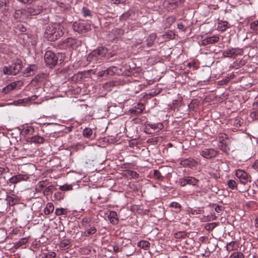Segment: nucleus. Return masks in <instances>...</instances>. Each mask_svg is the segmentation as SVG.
Wrapping results in <instances>:
<instances>
[{"label": "nucleus", "instance_id": "4c0bfd02", "mask_svg": "<svg viewBox=\"0 0 258 258\" xmlns=\"http://www.w3.org/2000/svg\"><path fill=\"white\" fill-rule=\"evenodd\" d=\"M59 188L62 191H67L72 189V186L70 185H64L60 186Z\"/></svg>", "mask_w": 258, "mask_h": 258}, {"label": "nucleus", "instance_id": "338daca9", "mask_svg": "<svg viewBox=\"0 0 258 258\" xmlns=\"http://www.w3.org/2000/svg\"><path fill=\"white\" fill-rule=\"evenodd\" d=\"M22 1L25 2V0H22Z\"/></svg>", "mask_w": 258, "mask_h": 258}, {"label": "nucleus", "instance_id": "b1692460", "mask_svg": "<svg viewBox=\"0 0 258 258\" xmlns=\"http://www.w3.org/2000/svg\"><path fill=\"white\" fill-rule=\"evenodd\" d=\"M187 182L188 184L192 185H196L197 183L199 182V180L193 177H186Z\"/></svg>", "mask_w": 258, "mask_h": 258}, {"label": "nucleus", "instance_id": "c85d7f7f", "mask_svg": "<svg viewBox=\"0 0 258 258\" xmlns=\"http://www.w3.org/2000/svg\"><path fill=\"white\" fill-rule=\"evenodd\" d=\"M70 244L68 240H63L60 243V247L63 249H67L69 247Z\"/></svg>", "mask_w": 258, "mask_h": 258}, {"label": "nucleus", "instance_id": "e2e57ef3", "mask_svg": "<svg viewBox=\"0 0 258 258\" xmlns=\"http://www.w3.org/2000/svg\"><path fill=\"white\" fill-rule=\"evenodd\" d=\"M212 225H215V223H212Z\"/></svg>", "mask_w": 258, "mask_h": 258}, {"label": "nucleus", "instance_id": "a19ab883", "mask_svg": "<svg viewBox=\"0 0 258 258\" xmlns=\"http://www.w3.org/2000/svg\"><path fill=\"white\" fill-rule=\"evenodd\" d=\"M186 236V234L184 232L181 231L175 234V237L177 238H183Z\"/></svg>", "mask_w": 258, "mask_h": 258}, {"label": "nucleus", "instance_id": "0e129e2a", "mask_svg": "<svg viewBox=\"0 0 258 258\" xmlns=\"http://www.w3.org/2000/svg\"><path fill=\"white\" fill-rule=\"evenodd\" d=\"M114 250H115V251H117L116 250H117V249H115L114 248Z\"/></svg>", "mask_w": 258, "mask_h": 258}, {"label": "nucleus", "instance_id": "c756f323", "mask_svg": "<svg viewBox=\"0 0 258 258\" xmlns=\"http://www.w3.org/2000/svg\"><path fill=\"white\" fill-rule=\"evenodd\" d=\"M106 71L107 72V75L112 76L116 73V72L117 71V69L116 67H110L108 68L107 70H106Z\"/></svg>", "mask_w": 258, "mask_h": 258}, {"label": "nucleus", "instance_id": "a211bd4d", "mask_svg": "<svg viewBox=\"0 0 258 258\" xmlns=\"http://www.w3.org/2000/svg\"><path fill=\"white\" fill-rule=\"evenodd\" d=\"M144 109V106L143 104H138L137 106L135 107V109H132L131 113L136 115L141 114Z\"/></svg>", "mask_w": 258, "mask_h": 258}, {"label": "nucleus", "instance_id": "c9c22d12", "mask_svg": "<svg viewBox=\"0 0 258 258\" xmlns=\"http://www.w3.org/2000/svg\"><path fill=\"white\" fill-rule=\"evenodd\" d=\"M75 43V40L71 38L66 40V43L67 46L71 47Z\"/></svg>", "mask_w": 258, "mask_h": 258}, {"label": "nucleus", "instance_id": "37998d69", "mask_svg": "<svg viewBox=\"0 0 258 258\" xmlns=\"http://www.w3.org/2000/svg\"><path fill=\"white\" fill-rule=\"evenodd\" d=\"M186 182H187V178L186 177H184L183 178H181L180 179L179 184L181 186H184L185 185L187 184V183H186Z\"/></svg>", "mask_w": 258, "mask_h": 258}, {"label": "nucleus", "instance_id": "7ed1b4c3", "mask_svg": "<svg viewBox=\"0 0 258 258\" xmlns=\"http://www.w3.org/2000/svg\"><path fill=\"white\" fill-rule=\"evenodd\" d=\"M107 49L105 47H99L91 52L87 57L89 61H96L105 56Z\"/></svg>", "mask_w": 258, "mask_h": 258}, {"label": "nucleus", "instance_id": "4d7b16f0", "mask_svg": "<svg viewBox=\"0 0 258 258\" xmlns=\"http://www.w3.org/2000/svg\"><path fill=\"white\" fill-rule=\"evenodd\" d=\"M178 28L180 29H181L183 28V25L182 24H178Z\"/></svg>", "mask_w": 258, "mask_h": 258}, {"label": "nucleus", "instance_id": "e433bc0d", "mask_svg": "<svg viewBox=\"0 0 258 258\" xmlns=\"http://www.w3.org/2000/svg\"><path fill=\"white\" fill-rule=\"evenodd\" d=\"M82 13L84 17L91 16L90 11L86 7L83 8Z\"/></svg>", "mask_w": 258, "mask_h": 258}, {"label": "nucleus", "instance_id": "473e14b6", "mask_svg": "<svg viewBox=\"0 0 258 258\" xmlns=\"http://www.w3.org/2000/svg\"><path fill=\"white\" fill-rule=\"evenodd\" d=\"M3 73L5 75H13L12 71L11 68V66L10 67H4L3 68Z\"/></svg>", "mask_w": 258, "mask_h": 258}, {"label": "nucleus", "instance_id": "c03bdc74", "mask_svg": "<svg viewBox=\"0 0 258 258\" xmlns=\"http://www.w3.org/2000/svg\"><path fill=\"white\" fill-rule=\"evenodd\" d=\"M56 254L54 252H50L45 255V258H55Z\"/></svg>", "mask_w": 258, "mask_h": 258}, {"label": "nucleus", "instance_id": "49530a36", "mask_svg": "<svg viewBox=\"0 0 258 258\" xmlns=\"http://www.w3.org/2000/svg\"><path fill=\"white\" fill-rule=\"evenodd\" d=\"M250 27L251 28L254 30H257L258 27V21H254V22L252 23L250 25Z\"/></svg>", "mask_w": 258, "mask_h": 258}, {"label": "nucleus", "instance_id": "58836bf2", "mask_svg": "<svg viewBox=\"0 0 258 258\" xmlns=\"http://www.w3.org/2000/svg\"><path fill=\"white\" fill-rule=\"evenodd\" d=\"M250 117L253 119L258 120V109L251 112L250 114Z\"/></svg>", "mask_w": 258, "mask_h": 258}, {"label": "nucleus", "instance_id": "a18cd8bd", "mask_svg": "<svg viewBox=\"0 0 258 258\" xmlns=\"http://www.w3.org/2000/svg\"><path fill=\"white\" fill-rule=\"evenodd\" d=\"M107 75H107V72H106V70H104V71H100L98 73V76H99L100 77H102L106 76Z\"/></svg>", "mask_w": 258, "mask_h": 258}, {"label": "nucleus", "instance_id": "f257e3e1", "mask_svg": "<svg viewBox=\"0 0 258 258\" xmlns=\"http://www.w3.org/2000/svg\"><path fill=\"white\" fill-rule=\"evenodd\" d=\"M63 27L60 24H53L47 27L45 36L49 41H54L63 34Z\"/></svg>", "mask_w": 258, "mask_h": 258}, {"label": "nucleus", "instance_id": "dca6fc26", "mask_svg": "<svg viewBox=\"0 0 258 258\" xmlns=\"http://www.w3.org/2000/svg\"><path fill=\"white\" fill-rule=\"evenodd\" d=\"M163 124L162 123H158L156 124H148L147 127L151 128L156 132H158L163 128Z\"/></svg>", "mask_w": 258, "mask_h": 258}, {"label": "nucleus", "instance_id": "20e7f679", "mask_svg": "<svg viewBox=\"0 0 258 258\" xmlns=\"http://www.w3.org/2000/svg\"><path fill=\"white\" fill-rule=\"evenodd\" d=\"M74 31L80 33H85L90 29V26L85 21L76 22L73 25Z\"/></svg>", "mask_w": 258, "mask_h": 258}, {"label": "nucleus", "instance_id": "0eeeda50", "mask_svg": "<svg viewBox=\"0 0 258 258\" xmlns=\"http://www.w3.org/2000/svg\"><path fill=\"white\" fill-rule=\"evenodd\" d=\"M28 17L35 16L40 14L42 11V7L41 6H33L32 7L26 8Z\"/></svg>", "mask_w": 258, "mask_h": 258}, {"label": "nucleus", "instance_id": "9b49d317", "mask_svg": "<svg viewBox=\"0 0 258 258\" xmlns=\"http://www.w3.org/2000/svg\"><path fill=\"white\" fill-rule=\"evenodd\" d=\"M219 40V37L217 35H213L212 36L206 38L202 40L201 44L206 46L210 44H214L217 42Z\"/></svg>", "mask_w": 258, "mask_h": 258}, {"label": "nucleus", "instance_id": "72a5a7b5", "mask_svg": "<svg viewBox=\"0 0 258 258\" xmlns=\"http://www.w3.org/2000/svg\"><path fill=\"white\" fill-rule=\"evenodd\" d=\"M37 98L36 95H34L30 97H28L22 100V101L24 103H27L29 102H32L33 101L35 100Z\"/></svg>", "mask_w": 258, "mask_h": 258}, {"label": "nucleus", "instance_id": "680f3d73", "mask_svg": "<svg viewBox=\"0 0 258 258\" xmlns=\"http://www.w3.org/2000/svg\"><path fill=\"white\" fill-rule=\"evenodd\" d=\"M180 2H183L184 0H179Z\"/></svg>", "mask_w": 258, "mask_h": 258}, {"label": "nucleus", "instance_id": "cd10ccee", "mask_svg": "<svg viewBox=\"0 0 258 258\" xmlns=\"http://www.w3.org/2000/svg\"><path fill=\"white\" fill-rule=\"evenodd\" d=\"M227 185L228 187L231 189L237 188V184L234 180H229L227 182Z\"/></svg>", "mask_w": 258, "mask_h": 258}, {"label": "nucleus", "instance_id": "7c9ffc66", "mask_svg": "<svg viewBox=\"0 0 258 258\" xmlns=\"http://www.w3.org/2000/svg\"><path fill=\"white\" fill-rule=\"evenodd\" d=\"M243 254L241 252H234L230 256L229 258H243Z\"/></svg>", "mask_w": 258, "mask_h": 258}, {"label": "nucleus", "instance_id": "1a4fd4ad", "mask_svg": "<svg viewBox=\"0 0 258 258\" xmlns=\"http://www.w3.org/2000/svg\"><path fill=\"white\" fill-rule=\"evenodd\" d=\"M11 68L13 75L18 74L22 68V61L19 59L15 60L11 66Z\"/></svg>", "mask_w": 258, "mask_h": 258}, {"label": "nucleus", "instance_id": "39448f33", "mask_svg": "<svg viewBox=\"0 0 258 258\" xmlns=\"http://www.w3.org/2000/svg\"><path fill=\"white\" fill-rule=\"evenodd\" d=\"M235 175L239 178L240 182L243 184L247 183L249 180L250 176L244 170L238 169L236 170Z\"/></svg>", "mask_w": 258, "mask_h": 258}, {"label": "nucleus", "instance_id": "603ef678", "mask_svg": "<svg viewBox=\"0 0 258 258\" xmlns=\"http://www.w3.org/2000/svg\"><path fill=\"white\" fill-rule=\"evenodd\" d=\"M253 168L256 169L258 168V159L255 160L253 165H252Z\"/></svg>", "mask_w": 258, "mask_h": 258}, {"label": "nucleus", "instance_id": "6ab92c4d", "mask_svg": "<svg viewBox=\"0 0 258 258\" xmlns=\"http://www.w3.org/2000/svg\"><path fill=\"white\" fill-rule=\"evenodd\" d=\"M36 69L37 67L35 65H31L25 69L24 73L27 76L33 75L34 74Z\"/></svg>", "mask_w": 258, "mask_h": 258}, {"label": "nucleus", "instance_id": "ddd939ff", "mask_svg": "<svg viewBox=\"0 0 258 258\" xmlns=\"http://www.w3.org/2000/svg\"><path fill=\"white\" fill-rule=\"evenodd\" d=\"M238 50L236 48H229L223 51V55L225 57H233L238 54Z\"/></svg>", "mask_w": 258, "mask_h": 258}, {"label": "nucleus", "instance_id": "6e6552de", "mask_svg": "<svg viewBox=\"0 0 258 258\" xmlns=\"http://www.w3.org/2000/svg\"><path fill=\"white\" fill-rule=\"evenodd\" d=\"M29 179V176L27 174H17L12 176L9 179L10 183L16 184L23 181H27Z\"/></svg>", "mask_w": 258, "mask_h": 258}, {"label": "nucleus", "instance_id": "79ce46f5", "mask_svg": "<svg viewBox=\"0 0 258 258\" xmlns=\"http://www.w3.org/2000/svg\"><path fill=\"white\" fill-rule=\"evenodd\" d=\"M220 149L224 152L227 151V147L224 142H221L220 145L219 146Z\"/></svg>", "mask_w": 258, "mask_h": 258}, {"label": "nucleus", "instance_id": "4be33fe9", "mask_svg": "<svg viewBox=\"0 0 258 258\" xmlns=\"http://www.w3.org/2000/svg\"><path fill=\"white\" fill-rule=\"evenodd\" d=\"M138 245L139 247L146 250L149 248L150 243L147 241L142 240L138 242Z\"/></svg>", "mask_w": 258, "mask_h": 258}, {"label": "nucleus", "instance_id": "69168bd1", "mask_svg": "<svg viewBox=\"0 0 258 258\" xmlns=\"http://www.w3.org/2000/svg\"><path fill=\"white\" fill-rule=\"evenodd\" d=\"M114 250H115V251H117L116 250H117V249H115L114 248Z\"/></svg>", "mask_w": 258, "mask_h": 258}, {"label": "nucleus", "instance_id": "412c9836", "mask_svg": "<svg viewBox=\"0 0 258 258\" xmlns=\"http://www.w3.org/2000/svg\"><path fill=\"white\" fill-rule=\"evenodd\" d=\"M47 182L46 181H39L36 185V190L38 192H41L43 188L47 186Z\"/></svg>", "mask_w": 258, "mask_h": 258}, {"label": "nucleus", "instance_id": "f03ea898", "mask_svg": "<svg viewBox=\"0 0 258 258\" xmlns=\"http://www.w3.org/2000/svg\"><path fill=\"white\" fill-rule=\"evenodd\" d=\"M60 56H61V55L59 54L56 55L51 51H47L44 54V57L46 64L51 68L56 64L58 59Z\"/></svg>", "mask_w": 258, "mask_h": 258}, {"label": "nucleus", "instance_id": "2f4dec72", "mask_svg": "<svg viewBox=\"0 0 258 258\" xmlns=\"http://www.w3.org/2000/svg\"><path fill=\"white\" fill-rule=\"evenodd\" d=\"M169 207L177 210V212L180 211L181 210V205L177 202L171 203L170 204Z\"/></svg>", "mask_w": 258, "mask_h": 258}, {"label": "nucleus", "instance_id": "09e8293b", "mask_svg": "<svg viewBox=\"0 0 258 258\" xmlns=\"http://www.w3.org/2000/svg\"><path fill=\"white\" fill-rule=\"evenodd\" d=\"M154 175L157 178V179H159L161 177V175L159 171L157 170H155L154 171Z\"/></svg>", "mask_w": 258, "mask_h": 258}, {"label": "nucleus", "instance_id": "bf43d9fd", "mask_svg": "<svg viewBox=\"0 0 258 258\" xmlns=\"http://www.w3.org/2000/svg\"><path fill=\"white\" fill-rule=\"evenodd\" d=\"M225 26V25H224L223 28H221L222 31H223L226 29Z\"/></svg>", "mask_w": 258, "mask_h": 258}, {"label": "nucleus", "instance_id": "4468645a", "mask_svg": "<svg viewBox=\"0 0 258 258\" xmlns=\"http://www.w3.org/2000/svg\"><path fill=\"white\" fill-rule=\"evenodd\" d=\"M83 136L90 139H94L95 137V134H93V131L90 128H85L83 131Z\"/></svg>", "mask_w": 258, "mask_h": 258}, {"label": "nucleus", "instance_id": "8fccbe9b", "mask_svg": "<svg viewBox=\"0 0 258 258\" xmlns=\"http://www.w3.org/2000/svg\"><path fill=\"white\" fill-rule=\"evenodd\" d=\"M52 186H48V187H45V188L43 190V192L44 195L47 194L48 192H49L51 189Z\"/></svg>", "mask_w": 258, "mask_h": 258}, {"label": "nucleus", "instance_id": "13d9d810", "mask_svg": "<svg viewBox=\"0 0 258 258\" xmlns=\"http://www.w3.org/2000/svg\"><path fill=\"white\" fill-rule=\"evenodd\" d=\"M255 184L256 186L258 187V178L255 181Z\"/></svg>", "mask_w": 258, "mask_h": 258}, {"label": "nucleus", "instance_id": "bb28decb", "mask_svg": "<svg viewBox=\"0 0 258 258\" xmlns=\"http://www.w3.org/2000/svg\"><path fill=\"white\" fill-rule=\"evenodd\" d=\"M28 242V239L26 238H22L18 242L16 243L15 246L16 248H19L25 245Z\"/></svg>", "mask_w": 258, "mask_h": 258}, {"label": "nucleus", "instance_id": "3c124183", "mask_svg": "<svg viewBox=\"0 0 258 258\" xmlns=\"http://www.w3.org/2000/svg\"><path fill=\"white\" fill-rule=\"evenodd\" d=\"M222 210V207L220 206H217L215 208V211L217 213H220Z\"/></svg>", "mask_w": 258, "mask_h": 258}, {"label": "nucleus", "instance_id": "de8ad7c7", "mask_svg": "<svg viewBox=\"0 0 258 258\" xmlns=\"http://www.w3.org/2000/svg\"><path fill=\"white\" fill-rule=\"evenodd\" d=\"M181 164L183 165L189 166L191 165V162L189 160L186 159L182 161Z\"/></svg>", "mask_w": 258, "mask_h": 258}, {"label": "nucleus", "instance_id": "5701e85b", "mask_svg": "<svg viewBox=\"0 0 258 258\" xmlns=\"http://www.w3.org/2000/svg\"><path fill=\"white\" fill-rule=\"evenodd\" d=\"M96 231V229L95 227H91L90 229L83 232V235L85 236H89L90 235L95 233Z\"/></svg>", "mask_w": 258, "mask_h": 258}, {"label": "nucleus", "instance_id": "a878e982", "mask_svg": "<svg viewBox=\"0 0 258 258\" xmlns=\"http://www.w3.org/2000/svg\"><path fill=\"white\" fill-rule=\"evenodd\" d=\"M9 0H0V10L2 12L7 10V4Z\"/></svg>", "mask_w": 258, "mask_h": 258}, {"label": "nucleus", "instance_id": "9d476101", "mask_svg": "<svg viewBox=\"0 0 258 258\" xmlns=\"http://www.w3.org/2000/svg\"><path fill=\"white\" fill-rule=\"evenodd\" d=\"M14 16L18 20H24L28 17L26 9L16 10Z\"/></svg>", "mask_w": 258, "mask_h": 258}, {"label": "nucleus", "instance_id": "f8f14e48", "mask_svg": "<svg viewBox=\"0 0 258 258\" xmlns=\"http://www.w3.org/2000/svg\"><path fill=\"white\" fill-rule=\"evenodd\" d=\"M44 138L39 136H35L27 139V142L29 143L42 144L44 142Z\"/></svg>", "mask_w": 258, "mask_h": 258}, {"label": "nucleus", "instance_id": "f3484780", "mask_svg": "<svg viewBox=\"0 0 258 258\" xmlns=\"http://www.w3.org/2000/svg\"><path fill=\"white\" fill-rule=\"evenodd\" d=\"M22 85L23 83L20 81L13 82L9 84V85H8L6 88H5V90H6V89H8L12 90H13L14 89L18 88V87H20Z\"/></svg>", "mask_w": 258, "mask_h": 258}, {"label": "nucleus", "instance_id": "423d86ee", "mask_svg": "<svg viewBox=\"0 0 258 258\" xmlns=\"http://www.w3.org/2000/svg\"><path fill=\"white\" fill-rule=\"evenodd\" d=\"M201 155L207 159H211L217 155L218 152L213 149H205L201 152Z\"/></svg>", "mask_w": 258, "mask_h": 258}, {"label": "nucleus", "instance_id": "6e6d98bb", "mask_svg": "<svg viewBox=\"0 0 258 258\" xmlns=\"http://www.w3.org/2000/svg\"><path fill=\"white\" fill-rule=\"evenodd\" d=\"M6 172V170L4 168L0 167V175L3 174Z\"/></svg>", "mask_w": 258, "mask_h": 258}, {"label": "nucleus", "instance_id": "2eb2a0df", "mask_svg": "<svg viewBox=\"0 0 258 258\" xmlns=\"http://www.w3.org/2000/svg\"><path fill=\"white\" fill-rule=\"evenodd\" d=\"M108 218L110 223L113 224H116L118 223V220L117 215L115 211H110L108 215Z\"/></svg>", "mask_w": 258, "mask_h": 258}, {"label": "nucleus", "instance_id": "aec40b11", "mask_svg": "<svg viewBox=\"0 0 258 258\" xmlns=\"http://www.w3.org/2000/svg\"><path fill=\"white\" fill-rule=\"evenodd\" d=\"M54 206L52 203H48L44 209V212L45 215H49L54 211Z\"/></svg>", "mask_w": 258, "mask_h": 258}, {"label": "nucleus", "instance_id": "393cba45", "mask_svg": "<svg viewBox=\"0 0 258 258\" xmlns=\"http://www.w3.org/2000/svg\"><path fill=\"white\" fill-rule=\"evenodd\" d=\"M67 209L64 208H57L55 209V213L57 216L66 215L67 214Z\"/></svg>", "mask_w": 258, "mask_h": 258}, {"label": "nucleus", "instance_id": "f704fd0d", "mask_svg": "<svg viewBox=\"0 0 258 258\" xmlns=\"http://www.w3.org/2000/svg\"><path fill=\"white\" fill-rule=\"evenodd\" d=\"M236 243L235 242H231L227 245V249L228 251H232L235 248Z\"/></svg>", "mask_w": 258, "mask_h": 258}, {"label": "nucleus", "instance_id": "ea45409f", "mask_svg": "<svg viewBox=\"0 0 258 258\" xmlns=\"http://www.w3.org/2000/svg\"><path fill=\"white\" fill-rule=\"evenodd\" d=\"M23 132L26 135L28 134L31 132L34 131V128L31 126H27L23 128Z\"/></svg>", "mask_w": 258, "mask_h": 258}, {"label": "nucleus", "instance_id": "864d4df0", "mask_svg": "<svg viewBox=\"0 0 258 258\" xmlns=\"http://www.w3.org/2000/svg\"><path fill=\"white\" fill-rule=\"evenodd\" d=\"M130 172H131L132 174L131 175L135 178H138L139 176V175L135 172L133 171H130Z\"/></svg>", "mask_w": 258, "mask_h": 258}, {"label": "nucleus", "instance_id": "052dcab7", "mask_svg": "<svg viewBox=\"0 0 258 258\" xmlns=\"http://www.w3.org/2000/svg\"><path fill=\"white\" fill-rule=\"evenodd\" d=\"M254 105H256L258 106V101H256L255 103H254Z\"/></svg>", "mask_w": 258, "mask_h": 258}, {"label": "nucleus", "instance_id": "5fc2aeb1", "mask_svg": "<svg viewBox=\"0 0 258 258\" xmlns=\"http://www.w3.org/2000/svg\"><path fill=\"white\" fill-rule=\"evenodd\" d=\"M111 1L116 4L122 3V0H111Z\"/></svg>", "mask_w": 258, "mask_h": 258}]
</instances>
